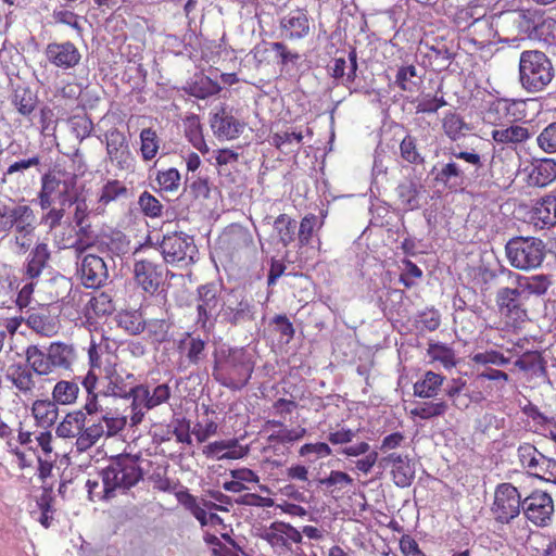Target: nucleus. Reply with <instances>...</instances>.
<instances>
[{
  "label": "nucleus",
  "instance_id": "f257e3e1",
  "mask_svg": "<svg viewBox=\"0 0 556 556\" xmlns=\"http://www.w3.org/2000/svg\"><path fill=\"white\" fill-rule=\"evenodd\" d=\"M140 459L139 454L123 453L111 456L108 465L99 472L103 484L102 492L98 494L99 501H110L115 497L117 490L125 492L137 485L143 479Z\"/></svg>",
  "mask_w": 556,
  "mask_h": 556
},
{
  "label": "nucleus",
  "instance_id": "f03ea898",
  "mask_svg": "<svg viewBox=\"0 0 556 556\" xmlns=\"http://www.w3.org/2000/svg\"><path fill=\"white\" fill-rule=\"evenodd\" d=\"M257 249L251 230L240 224L227 226L219 235L215 255L225 269H233L256 256Z\"/></svg>",
  "mask_w": 556,
  "mask_h": 556
},
{
  "label": "nucleus",
  "instance_id": "7ed1b4c3",
  "mask_svg": "<svg viewBox=\"0 0 556 556\" xmlns=\"http://www.w3.org/2000/svg\"><path fill=\"white\" fill-rule=\"evenodd\" d=\"M215 376L231 389L247 386L254 369L256 350H214Z\"/></svg>",
  "mask_w": 556,
  "mask_h": 556
},
{
  "label": "nucleus",
  "instance_id": "20e7f679",
  "mask_svg": "<svg viewBox=\"0 0 556 556\" xmlns=\"http://www.w3.org/2000/svg\"><path fill=\"white\" fill-rule=\"evenodd\" d=\"M90 369L81 380V386L87 392L84 409L88 412L99 410V393L96 389L100 380L112 378L118 370L119 358L116 350H88Z\"/></svg>",
  "mask_w": 556,
  "mask_h": 556
},
{
  "label": "nucleus",
  "instance_id": "39448f33",
  "mask_svg": "<svg viewBox=\"0 0 556 556\" xmlns=\"http://www.w3.org/2000/svg\"><path fill=\"white\" fill-rule=\"evenodd\" d=\"M554 78L549 58L539 50H525L519 58V81L528 92L544 90Z\"/></svg>",
  "mask_w": 556,
  "mask_h": 556
},
{
  "label": "nucleus",
  "instance_id": "423d86ee",
  "mask_svg": "<svg viewBox=\"0 0 556 556\" xmlns=\"http://www.w3.org/2000/svg\"><path fill=\"white\" fill-rule=\"evenodd\" d=\"M198 304H197V320L195 324L203 330V337L195 332H184L178 340V348H204L208 340V329L212 326V317L217 307V290L215 285H202L197 290Z\"/></svg>",
  "mask_w": 556,
  "mask_h": 556
},
{
  "label": "nucleus",
  "instance_id": "0eeeda50",
  "mask_svg": "<svg viewBox=\"0 0 556 556\" xmlns=\"http://www.w3.org/2000/svg\"><path fill=\"white\" fill-rule=\"evenodd\" d=\"M509 264L520 270L535 269L541 266L545 254V243L534 237H514L505 247Z\"/></svg>",
  "mask_w": 556,
  "mask_h": 556
},
{
  "label": "nucleus",
  "instance_id": "6e6552de",
  "mask_svg": "<svg viewBox=\"0 0 556 556\" xmlns=\"http://www.w3.org/2000/svg\"><path fill=\"white\" fill-rule=\"evenodd\" d=\"M447 154L451 160L441 165L434 173V181L442 185L448 190H457L462 188L466 180L465 170L455 160H463L471 165L476 172L483 167L481 155L472 151H457L455 148H450Z\"/></svg>",
  "mask_w": 556,
  "mask_h": 556
},
{
  "label": "nucleus",
  "instance_id": "1a4fd4ad",
  "mask_svg": "<svg viewBox=\"0 0 556 556\" xmlns=\"http://www.w3.org/2000/svg\"><path fill=\"white\" fill-rule=\"evenodd\" d=\"M527 296L519 288H500L495 303L501 320L509 328H519L528 320Z\"/></svg>",
  "mask_w": 556,
  "mask_h": 556
},
{
  "label": "nucleus",
  "instance_id": "9d476101",
  "mask_svg": "<svg viewBox=\"0 0 556 556\" xmlns=\"http://www.w3.org/2000/svg\"><path fill=\"white\" fill-rule=\"evenodd\" d=\"M500 18L505 23H511L518 34L528 37H542L544 28L551 29L556 25L555 20L545 18L540 10L532 8L502 12Z\"/></svg>",
  "mask_w": 556,
  "mask_h": 556
},
{
  "label": "nucleus",
  "instance_id": "9b49d317",
  "mask_svg": "<svg viewBox=\"0 0 556 556\" xmlns=\"http://www.w3.org/2000/svg\"><path fill=\"white\" fill-rule=\"evenodd\" d=\"M163 260L168 264L189 265L195 262L198 248L193 237L184 232L165 235L160 242Z\"/></svg>",
  "mask_w": 556,
  "mask_h": 556
},
{
  "label": "nucleus",
  "instance_id": "f8f14e48",
  "mask_svg": "<svg viewBox=\"0 0 556 556\" xmlns=\"http://www.w3.org/2000/svg\"><path fill=\"white\" fill-rule=\"evenodd\" d=\"M76 185V177L61 179L54 173H47L41 177V188L38 193L39 206L41 210L50 208V206L59 201L61 206H66L71 200Z\"/></svg>",
  "mask_w": 556,
  "mask_h": 556
},
{
  "label": "nucleus",
  "instance_id": "ddd939ff",
  "mask_svg": "<svg viewBox=\"0 0 556 556\" xmlns=\"http://www.w3.org/2000/svg\"><path fill=\"white\" fill-rule=\"evenodd\" d=\"M522 501L520 493L511 483H501L496 486L491 513L498 523H509L520 514Z\"/></svg>",
  "mask_w": 556,
  "mask_h": 556
},
{
  "label": "nucleus",
  "instance_id": "4468645a",
  "mask_svg": "<svg viewBox=\"0 0 556 556\" xmlns=\"http://www.w3.org/2000/svg\"><path fill=\"white\" fill-rule=\"evenodd\" d=\"M526 102L522 100L498 98L493 100L485 111L484 119L494 126H503L523 119Z\"/></svg>",
  "mask_w": 556,
  "mask_h": 556
},
{
  "label": "nucleus",
  "instance_id": "2eb2a0df",
  "mask_svg": "<svg viewBox=\"0 0 556 556\" xmlns=\"http://www.w3.org/2000/svg\"><path fill=\"white\" fill-rule=\"evenodd\" d=\"M106 154L110 162L119 170H129L135 166V157L123 131L113 127L105 132Z\"/></svg>",
  "mask_w": 556,
  "mask_h": 556
},
{
  "label": "nucleus",
  "instance_id": "dca6fc26",
  "mask_svg": "<svg viewBox=\"0 0 556 556\" xmlns=\"http://www.w3.org/2000/svg\"><path fill=\"white\" fill-rule=\"evenodd\" d=\"M522 510L529 521L545 527L552 519L554 502L547 492L534 491L522 501Z\"/></svg>",
  "mask_w": 556,
  "mask_h": 556
},
{
  "label": "nucleus",
  "instance_id": "f3484780",
  "mask_svg": "<svg viewBox=\"0 0 556 556\" xmlns=\"http://www.w3.org/2000/svg\"><path fill=\"white\" fill-rule=\"evenodd\" d=\"M134 279L146 293L154 294L164 280L163 265L150 258L137 260L134 264Z\"/></svg>",
  "mask_w": 556,
  "mask_h": 556
},
{
  "label": "nucleus",
  "instance_id": "a211bd4d",
  "mask_svg": "<svg viewBox=\"0 0 556 556\" xmlns=\"http://www.w3.org/2000/svg\"><path fill=\"white\" fill-rule=\"evenodd\" d=\"M279 28L281 37L289 41L306 38L311 31V18L304 8L291 10L280 18Z\"/></svg>",
  "mask_w": 556,
  "mask_h": 556
},
{
  "label": "nucleus",
  "instance_id": "6ab92c4d",
  "mask_svg": "<svg viewBox=\"0 0 556 556\" xmlns=\"http://www.w3.org/2000/svg\"><path fill=\"white\" fill-rule=\"evenodd\" d=\"M64 350H48V354L43 353L42 350H25L26 352V364H28L31 372L35 371L38 375H48L55 367L67 368L70 362L66 356L63 355Z\"/></svg>",
  "mask_w": 556,
  "mask_h": 556
},
{
  "label": "nucleus",
  "instance_id": "aec40b11",
  "mask_svg": "<svg viewBox=\"0 0 556 556\" xmlns=\"http://www.w3.org/2000/svg\"><path fill=\"white\" fill-rule=\"evenodd\" d=\"M224 317L231 325H243L255 319V309L252 300L241 292L231 291L224 308Z\"/></svg>",
  "mask_w": 556,
  "mask_h": 556
},
{
  "label": "nucleus",
  "instance_id": "412c9836",
  "mask_svg": "<svg viewBox=\"0 0 556 556\" xmlns=\"http://www.w3.org/2000/svg\"><path fill=\"white\" fill-rule=\"evenodd\" d=\"M99 410L88 412L86 414V425L76 439V447L79 452H85L92 447L104 434L105 429L99 413H103V406L98 401Z\"/></svg>",
  "mask_w": 556,
  "mask_h": 556
},
{
  "label": "nucleus",
  "instance_id": "4be33fe9",
  "mask_svg": "<svg viewBox=\"0 0 556 556\" xmlns=\"http://www.w3.org/2000/svg\"><path fill=\"white\" fill-rule=\"evenodd\" d=\"M45 53L52 65L63 70L75 67L81 59L78 48L71 41L51 42Z\"/></svg>",
  "mask_w": 556,
  "mask_h": 556
},
{
  "label": "nucleus",
  "instance_id": "5701e85b",
  "mask_svg": "<svg viewBox=\"0 0 556 556\" xmlns=\"http://www.w3.org/2000/svg\"><path fill=\"white\" fill-rule=\"evenodd\" d=\"M79 271L86 288H100L109 277L106 264L94 254H88L83 258Z\"/></svg>",
  "mask_w": 556,
  "mask_h": 556
},
{
  "label": "nucleus",
  "instance_id": "b1692460",
  "mask_svg": "<svg viewBox=\"0 0 556 556\" xmlns=\"http://www.w3.org/2000/svg\"><path fill=\"white\" fill-rule=\"evenodd\" d=\"M211 127L217 139L233 140L243 131L244 124L223 109L211 118Z\"/></svg>",
  "mask_w": 556,
  "mask_h": 556
},
{
  "label": "nucleus",
  "instance_id": "393cba45",
  "mask_svg": "<svg viewBox=\"0 0 556 556\" xmlns=\"http://www.w3.org/2000/svg\"><path fill=\"white\" fill-rule=\"evenodd\" d=\"M531 219L541 229L556 225V189L535 203Z\"/></svg>",
  "mask_w": 556,
  "mask_h": 556
},
{
  "label": "nucleus",
  "instance_id": "a878e982",
  "mask_svg": "<svg viewBox=\"0 0 556 556\" xmlns=\"http://www.w3.org/2000/svg\"><path fill=\"white\" fill-rule=\"evenodd\" d=\"M491 137L497 144L517 148L526 143L532 137V134L529 128L511 123L493 129Z\"/></svg>",
  "mask_w": 556,
  "mask_h": 556
},
{
  "label": "nucleus",
  "instance_id": "bb28decb",
  "mask_svg": "<svg viewBox=\"0 0 556 556\" xmlns=\"http://www.w3.org/2000/svg\"><path fill=\"white\" fill-rule=\"evenodd\" d=\"M51 251L46 242H38L29 252L24 268L26 279L36 280L47 267Z\"/></svg>",
  "mask_w": 556,
  "mask_h": 556
},
{
  "label": "nucleus",
  "instance_id": "cd10ccee",
  "mask_svg": "<svg viewBox=\"0 0 556 556\" xmlns=\"http://www.w3.org/2000/svg\"><path fill=\"white\" fill-rule=\"evenodd\" d=\"M5 378L9 380L23 395L31 396L35 389V380L28 364L16 363L7 368Z\"/></svg>",
  "mask_w": 556,
  "mask_h": 556
},
{
  "label": "nucleus",
  "instance_id": "c85d7f7f",
  "mask_svg": "<svg viewBox=\"0 0 556 556\" xmlns=\"http://www.w3.org/2000/svg\"><path fill=\"white\" fill-rule=\"evenodd\" d=\"M203 454L217 459H239L248 454V448L240 446L237 439H230L210 443L204 446Z\"/></svg>",
  "mask_w": 556,
  "mask_h": 556
},
{
  "label": "nucleus",
  "instance_id": "c756f323",
  "mask_svg": "<svg viewBox=\"0 0 556 556\" xmlns=\"http://www.w3.org/2000/svg\"><path fill=\"white\" fill-rule=\"evenodd\" d=\"M98 242L100 249L110 253L112 257H124L131 252V240L121 230L115 229L103 233Z\"/></svg>",
  "mask_w": 556,
  "mask_h": 556
},
{
  "label": "nucleus",
  "instance_id": "7c9ffc66",
  "mask_svg": "<svg viewBox=\"0 0 556 556\" xmlns=\"http://www.w3.org/2000/svg\"><path fill=\"white\" fill-rule=\"evenodd\" d=\"M128 195L129 189L124 181L118 179H109L103 184L98 193L97 210L104 212L110 204L127 199Z\"/></svg>",
  "mask_w": 556,
  "mask_h": 556
},
{
  "label": "nucleus",
  "instance_id": "2f4dec72",
  "mask_svg": "<svg viewBox=\"0 0 556 556\" xmlns=\"http://www.w3.org/2000/svg\"><path fill=\"white\" fill-rule=\"evenodd\" d=\"M555 179L556 161L554 159H539L531 164L529 173L530 185L543 188L551 185Z\"/></svg>",
  "mask_w": 556,
  "mask_h": 556
},
{
  "label": "nucleus",
  "instance_id": "473e14b6",
  "mask_svg": "<svg viewBox=\"0 0 556 556\" xmlns=\"http://www.w3.org/2000/svg\"><path fill=\"white\" fill-rule=\"evenodd\" d=\"M517 453L521 466L526 468L531 476L540 479L543 471L545 455L530 443L519 445Z\"/></svg>",
  "mask_w": 556,
  "mask_h": 556
},
{
  "label": "nucleus",
  "instance_id": "72a5a7b5",
  "mask_svg": "<svg viewBox=\"0 0 556 556\" xmlns=\"http://www.w3.org/2000/svg\"><path fill=\"white\" fill-rule=\"evenodd\" d=\"M269 336L277 345H287L294 337L295 330L293 324L287 315H276L268 324Z\"/></svg>",
  "mask_w": 556,
  "mask_h": 556
},
{
  "label": "nucleus",
  "instance_id": "f704fd0d",
  "mask_svg": "<svg viewBox=\"0 0 556 556\" xmlns=\"http://www.w3.org/2000/svg\"><path fill=\"white\" fill-rule=\"evenodd\" d=\"M515 365L535 377L546 376V361L540 350H526Z\"/></svg>",
  "mask_w": 556,
  "mask_h": 556
},
{
  "label": "nucleus",
  "instance_id": "c9c22d12",
  "mask_svg": "<svg viewBox=\"0 0 556 556\" xmlns=\"http://www.w3.org/2000/svg\"><path fill=\"white\" fill-rule=\"evenodd\" d=\"M185 136L188 141L202 154L208 153V147L203 136L201 119L197 114H190L184 119Z\"/></svg>",
  "mask_w": 556,
  "mask_h": 556
},
{
  "label": "nucleus",
  "instance_id": "e433bc0d",
  "mask_svg": "<svg viewBox=\"0 0 556 556\" xmlns=\"http://www.w3.org/2000/svg\"><path fill=\"white\" fill-rule=\"evenodd\" d=\"M441 123L444 135L452 141L460 140L470 131V126L456 112L445 113Z\"/></svg>",
  "mask_w": 556,
  "mask_h": 556
},
{
  "label": "nucleus",
  "instance_id": "4c0bfd02",
  "mask_svg": "<svg viewBox=\"0 0 556 556\" xmlns=\"http://www.w3.org/2000/svg\"><path fill=\"white\" fill-rule=\"evenodd\" d=\"M444 377L431 370L426 371L420 380L414 384V395L430 399L438 395L443 386Z\"/></svg>",
  "mask_w": 556,
  "mask_h": 556
},
{
  "label": "nucleus",
  "instance_id": "58836bf2",
  "mask_svg": "<svg viewBox=\"0 0 556 556\" xmlns=\"http://www.w3.org/2000/svg\"><path fill=\"white\" fill-rule=\"evenodd\" d=\"M349 71L346 72V60L344 58H336L333 64L330 67L331 76L334 79H343V85L349 86L355 81L357 72V56L355 50L349 53Z\"/></svg>",
  "mask_w": 556,
  "mask_h": 556
},
{
  "label": "nucleus",
  "instance_id": "ea45409f",
  "mask_svg": "<svg viewBox=\"0 0 556 556\" xmlns=\"http://www.w3.org/2000/svg\"><path fill=\"white\" fill-rule=\"evenodd\" d=\"M31 412L37 424L43 428L54 425L59 416L58 405L49 400H36L33 403Z\"/></svg>",
  "mask_w": 556,
  "mask_h": 556
},
{
  "label": "nucleus",
  "instance_id": "a19ab883",
  "mask_svg": "<svg viewBox=\"0 0 556 556\" xmlns=\"http://www.w3.org/2000/svg\"><path fill=\"white\" fill-rule=\"evenodd\" d=\"M85 425L86 414L83 410L68 413L56 427V434L60 438L78 437Z\"/></svg>",
  "mask_w": 556,
  "mask_h": 556
},
{
  "label": "nucleus",
  "instance_id": "79ce46f5",
  "mask_svg": "<svg viewBox=\"0 0 556 556\" xmlns=\"http://www.w3.org/2000/svg\"><path fill=\"white\" fill-rule=\"evenodd\" d=\"M140 139V155L143 162H150L157 155L161 148V138L155 129L148 127L141 129L139 134Z\"/></svg>",
  "mask_w": 556,
  "mask_h": 556
},
{
  "label": "nucleus",
  "instance_id": "37998d69",
  "mask_svg": "<svg viewBox=\"0 0 556 556\" xmlns=\"http://www.w3.org/2000/svg\"><path fill=\"white\" fill-rule=\"evenodd\" d=\"M468 30L471 36V40L481 46L491 43L495 38V30L490 17L484 14H481L479 18H475V22H471Z\"/></svg>",
  "mask_w": 556,
  "mask_h": 556
},
{
  "label": "nucleus",
  "instance_id": "c03bdc74",
  "mask_svg": "<svg viewBox=\"0 0 556 556\" xmlns=\"http://www.w3.org/2000/svg\"><path fill=\"white\" fill-rule=\"evenodd\" d=\"M444 393L458 409H466L471 403L469 392L466 389V381L462 379H452L445 386Z\"/></svg>",
  "mask_w": 556,
  "mask_h": 556
},
{
  "label": "nucleus",
  "instance_id": "a18cd8bd",
  "mask_svg": "<svg viewBox=\"0 0 556 556\" xmlns=\"http://www.w3.org/2000/svg\"><path fill=\"white\" fill-rule=\"evenodd\" d=\"M324 225V220H319L318 217L313 214H306L300 222L298 231L299 247H307L311 244L313 237L317 235Z\"/></svg>",
  "mask_w": 556,
  "mask_h": 556
},
{
  "label": "nucleus",
  "instance_id": "49530a36",
  "mask_svg": "<svg viewBox=\"0 0 556 556\" xmlns=\"http://www.w3.org/2000/svg\"><path fill=\"white\" fill-rule=\"evenodd\" d=\"M27 325L37 333L51 337L58 332V320L43 313H33L26 319Z\"/></svg>",
  "mask_w": 556,
  "mask_h": 556
},
{
  "label": "nucleus",
  "instance_id": "de8ad7c7",
  "mask_svg": "<svg viewBox=\"0 0 556 556\" xmlns=\"http://www.w3.org/2000/svg\"><path fill=\"white\" fill-rule=\"evenodd\" d=\"M279 242L287 248L295 238L296 222L288 214L278 215L273 224Z\"/></svg>",
  "mask_w": 556,
  "mask_h": 556
},
{
  "label": "nucleus",
  "instance_id": "09e8293b",
  "mask_svg": "<svg viewBox=\"0 0 556 556\" xmlns=\"http://www.w3.org/2000/svg\"><path fill=\"white\" fill-rule=\"evenodd\" d=\"M400 156L401 159L412 165H422L425 157L420 152L417 143V138L413 135H406L400 142Z\"/></svg>",
  "mask_w": 556,
  "mask_h": 556
},
{
  "label": "nucleus",
  "instance_id": "8fccbe9b",
  "mask_svg": "<svg viewBox=\"0 0 556 556\" xmlns=\"http://www.w3.org/2000/svg\"><path fill=\"white\" fill-rule=\"evenodd\" d=\"M155 182L161 192H177L181 185V176L175 167L160 169L156 172Z\"/></svg>",
  "mask_w": 556,
  "mask_h": 556
},
{
  "label": "nucleus",
  "instance_id": "3c124183",
  "mask_svg": "<svg viewBox=\"0 0 556 556\" xmlns=\"http://www.w3.org/2000/svg\"><path fill=\"white\" fill-rule=\"evenodd\" d=\"M79 387L73 381L61 380L53 389L52 396L55 404H72L76 401Z\"/></svg>",
  "mask_w": 556,
  "mask_h": 556
},
{
  "label": "nucleus",
  "instance_id": "603ef678",
  "mask_svg": "<svg viewBox=\"0 0 556 556\" xmlns=\"http://www.w3.org/2000/svg\"><path fill=\"white\" fill-rule=\"evenodd\" d=\"M417 105H416V113L419 114H434L437 113L441 108L447 105V102L443 96V93L438 94L435 92L432 93H420L419 97L416 99Z\"/></svg>",
  "mask_w": 556,
  "mask_h": 556
},
{
  "label": "nucleus",
  "instance_id": "864d4df0",
  "mask_svg": "<svg viewBox=\"0 0 556 556\" xmlns=\"http://www.w3.org/2000/svg\"><path fill=\"white\" fill-rule=\"evenodd\" d=\"M144 319L138 311H123L117 315L118 327L130 334H138L144 330Z\"/></svg>",
  "mask_w": 556,
  "mask_h": 556
},
{
  "label": "nucleus",
  "instance_id": "5fc2aeb1",
  "mask_svg": "<svg viewBox=\"0 0 556 556\" xmlns=\"http://www.w3.org/2000/svg\"><path fill=\"white\" fill-rule=\"evenodd\" d=\"M518 288L522 290V294L526 295V292L529 294L542 295L546 293L549 287L548 279L543 275H536L532 277H521L517 278Z\"/></svg>",
  "mask_w": 556,
  "mask_h": 556
},
{
  "label": "nucleus",
  "instance_id": "6e6d98bb",
  "mask_svg": "<svg viewBox=\"0 0 556 556\" xmlns=\"http://www.w3.org/2000/svg\"><path fill=\"white\" fill-rule=\"evenodd\" d=\"M391 472L395 485L400 488H407L415 479V465L407 456H405L401 463L392 468Z\"/></svg>",
  "mask_w": 556,
  "mask_h": 556
},
{
  "label": "nucleus",
  "instance_id": "4d7b16f0",
  "mask_svg": "<svg viewBox=\"0 0 556 556\" xmlns=\"http://www.w3.org/2000/svg\"><path fill=\"white\" fill-rule=\"evenodd\" d=\"M12 224L16 233L35 232L34 211L28 205H16Z\"/></svg>",
  "mask_w": 556,
  "mask_h": 556
},
{
  "label": "nucleus",
  "instance_id": "13d9d810",
  "mask_svg": "<svg viewBox=\"0 0 556 556\" xmlns=\"http://www.w3.org/2000/svg\"><path fill=\"white\" fill-rule=\"evenodd\" d=\"M106 384L98 392L99 396H114V397H123L128 399V394L130 391L128 384L125 382V379L117 371L112 378L105 380Z\"/></svg>",
  "mask_w": 556,
  "mask_h": 556
},
{
  "label": "nucleus",
  "instance_id": "bf43d9fd",
  "mask_svg": "<svg viewBox=\"0 0 556 556\" xmlns=\"http://www.w3.org/2000/svg\"><path fill=\"white\" fill-rule=\"evenodd\" d=\"M141 213L149 218H159L163 215L164 205L149 191H143L138 198Z\"/></svg>",
  "mask_w": 556,
  "mask_h": 556
},
{
  "label": "nucleus",
  "instance_id": "052dcab7",
  "mask_svg": "<svg viewBox=\"0 0 556 556\" xmlns=\"http://www.w3.org/2000/svg\"><path fill=\"white\" fill-rule=\"evenodd\" d=\"M220 90L222 87L217 81L203 76L190 86L189 93L198 99H206L219 93Z\"/></svg>",
  "mask_w": 556,
  "mask_h": 556
},
{
  "label": "nucleus",
  "instance_id": "680f3d73",
  "mask_svg": "<svg viewBox=\"0 0 556 556\" xmlns=\"http://www.w3.org/2000/svg\"><path fill=\"white\" fill-rule=\"evenodd\" d=\"M447 408L448 406L444 401L424 402L418 404L410 413L421 419H431L443 416L447 412Z\"/></svg>",
  "mask_w": 556,
  "mask_h": 556
},
{
  "label": "nucleus",
  "instance_id": "e2e57ef3",
  "mask_svg": "<svg viewBox=\"0 0 556 556\" xmlns=\"http://www.w3.org/2000/svg\"><path fill=\"white\" fill-rule=\"evenodd\" d=\"M169 326L165 319H152L144 323L146 336L151 343H163L167 341Z\"/></svg>",
  "mask_w": 556,
  "mask_h": 556
},
{
  "label": "nucleus",
  "instance_id": "0e129e2a",
  "mask_svg": "<svg viewBox=\"0 0 556 556\" xmlns=\"http://www.w3.org/2000/svg\"><path fill=\"white\" fill-rule=\"evenodd\" d=\"M68 205H74L73 213V222L83 231L87 225V220L89 217V206L87 200L85 198L78 197L76 193H73L71 200L67 201Z\"/></svg>",
  "mask_w": 556,
  "mask_h": 556
},
{
  "label": "nucleus",
  "instance_id": "69168bd1",
  "mask_svg": "<svg viewBox=\"0 0 556 556\" xmlns=\"http://www.w3.org/2000/svg\"><path fill=\"white\" fill-rule=\"evenodd\" d=\"M68 124L72 132L79 141H83L90 136L93 124L86 113L76 114L68 118Z\"/></svg>",
  "mask_w": 556,
  "mask_h": 556
},
{
  "label": "nucleus",
  "instance_id": "338daca9",
  "mask_svg": "<svg viewBox=\"0 0 556 556\" xmlns=\"http://www.w3.org/2000/svg\"><path fill=\"white\" fill-rule=\"evenodd\" d=\"M418 194L417 187L413 182L402 184L397 187L399 201L406 211L418 207Z\"/></svg>",
  "mask_w": 556,
  "mask_h": 556
},
{
  "label": "nucleus",
  "instance_id": "774afa93",
  "mask_svg": "<svg viewBox=\"0 0 556 556\" xmlns=\"http://www.w3.org/2000/svg\"><path fill=\"white\" fill-rule=\"evenodd\" d=\"M536 142L545 153H556V122L543 128L536 138Z\"/></svg>",
  "mask_w": 556,
  "mask_h": 556
}]
</instances>
